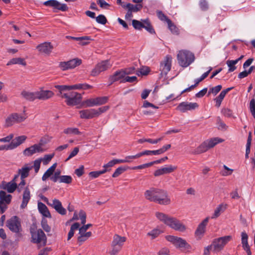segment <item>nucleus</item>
I'll return each mask as SVG.
<instances>
[{
  "mask_svg": "<svg viewBox=\"0 0 255 255\" xmlns=\"http://www.w3.org/2000/svg\"><path fill=\"white\" fill-rule=\"evenodd\" d=\"M55 88L59 91L61 96L63 94V91L71 90V86L68 85H55Z\"/></svg>",
  "mask_w": 255,
  "mask_h": 255,
  "instance_id": "nucleus-47",
  "label": "nucleus"
},
{
  "mask_svg": "<svg viewBox=\"0 0 255 255\" xmlns=\"http://www.w3.org/2000/svg\"><path fill=\"white\" fill-rule=\"evenodd\" d=\"M156 218L170 228L179 232H184L186 226L177 219L161 212L155 213Z\"/></svg>",
  "mask_w": 255,
  "mask_h": 255,
  "instance_id": "nucleus-1",
  "label": "nucleus"
},
{
  "mask_svg": "<svg viewBox=\"0 0 255 255\" xmlns=\"http://www.w3.org/2000/svg\"><path fill=\"white\" fill-rule=\"evenodd\" d=\"M30 233L31 235V242L34 244L42 243L46 245L47 239L44 232L40 229H37L35 227H31Z\"/></svg>",
  "mask_w": 255,
  "mask_h": 255,
  "instance_id": "nucleus-3",
  "label": "nucleus"
},
{
  "mask_svg": "<svg viewBox=\"0 0 255 255\" xmlns=\"http://www.w3.org/2000/svg\"><path fill=\"white\" fill-rule=\"evenodd\" d=\"M84 166L81 165L79 168L75 170V173L78 177H81L84 174Z\"/></svg>",
  "mask_w": 255,
  "mask_h": 255,
  "instance_id": "nucleus-63",
  "label": "nucleus"
},
{
  "mask_svg": "<svg viewBox=\"0 0 255 255\" xmlns=\"http://www.w3.org/2000/svg\"><path fill=\"white\" fill-rule=\"evenodd\" d=\"M250 109L252 116L255 118V99H253L250 103Z\"/></svg>",
  "mask_w": 255,
  "mask_h": 255,
  "instance_id": "nucleus-56",
  "label": "nucleus"
},
{
  "mask_svg": "<svg viewBox=\"0 0 255 255\" xmlns=\"http://www.w3.org/2000/svg\"><path fill=\"white\" fill-rule=\"evenodd\" d=\"M43 4L45 6H50L54 9L59 10L62 11H66L68 9L66 4L61 3L56 0H49L45 1Z\"/></svg>",
  "mask_w": 255,
  "mask_h": 255,
  "instance_id": "nucleus-14",
  "label": "nucleus"
},
{
  "mask_svg": "<svg viewBox=\"0 0 255 255\" xmlns=\"http://www.w3.org/2000/svg\"><path fill=\"white\" fill-rule=\"evenodd\" d=\"M61 97L66 99V103L68 106L77 105L80 103L82 96L77 92H71L69 93H64Z\"/></svg>",
  "mask_w": 255,
  "mask_h": 255,
  "instance_id": "nucleus-6",
  "label": "nucleus"
},
{
  "mask_svg": "<svg viewBox=\"0 0 255 255\" xmlns=\"http://www.w3.org/2000/svg\"><path fill=\"white\" fill-rule=\"evenodd\" d=\"M26 117L17 113L10 115L5 120V124L7 127L11 126L15 123H18L24 121Z\"/></svg>",
  "mask_w": 255,
  "mask_h": 255,
  "instance_id": "nucleus-12",
  "label": "nucleus"
},
{
  "mask_svg": "<svg viewBox=\"0 0 255 255\" xmlns=\"http://www.w3.org/2000/svg\"><path fill=\"white\" fill-rule=\"evenodd\" d=\"M233 88V87H230L222 91L219 95L214 99V101L216 103L215 106L216 107L219 108L220 107L222 102L225 98L226 95Z\"/></svg>",
  "mask_w": 255,
  "mask_h": 255,
  "instance_id": "nucleus-24",
  "label": "nucleus"
},
{
  "mask_svg": "<svg viewBox=\"0 0 255 255\" xmlns=\"http://www.w3.org/2000/svg\"><path fill=\"white\" fill-rule=\"evenodd\" d=\"M6 226L12 232L17 233L21 229V224L19 218L16 216H13L6 221Z\"/></svg>",
  "mask_w": 255,
  "mask_h": 255,
  "instance_id": "nucleus-10",
  "label": "nucleus"
},
{
  "mask_svg": "<svg viewBox=\"0 0 255 255\" xmlns=\"http://www.w3.org/2000/svg\"><path fill=\"white\" fill-rule=\"evenodd\" d=\"M122 6L124 8L129 10L132 12H136L140 11L143 7L142 4H136L134 5L130 3L123 4L122 5Z\"/></svg>",
  "mask_w": 255,
  "mask_h": 255,
  "instance_id": "nucleus-26",
  "label": "nucleus"
},
{
  "mask_svg": "<svg viewBox=\"0 0 255 255\" xmlns=\"http://www.w3.org/2000/svg\"><path fill=\"white\" fill-rule=\"evenodd\" d=\"M223 139L219 137H214L205 141L209 149L213 147L219 143L222 142Z\"/></svg>",
  "mask_w": 255,
  "mask_h": 255,
  "instance_id": "nucleus-32",
  "label": "nucleus"
},
{
  "mask_svg": "<svg viewBox=\"0 0 255 255\" xmlns=\"http://www.w3.org/2000/svg\"><path fill=\"white\" fill-rule=\"evenodd\" d=\"M155 198L157 200L155 202L159 204L166 205L169 204L171 202L167 192L161 189L158 188Z\"/></svg>",
  "mask_w": 255,
  "mask_h": 255,
  "instance_id": "nucleus-9",
  "label": "nucleus"
},
{
  "mask_svg": "<svg viewBox=\"0 0 255 255\" xmlns=\"http://www.w3.org/2000/svg\"><path fill=\"white\" fill-rule=\"evenodd\" d=\"M209 149L205 141L200 145L196 149H195L194 153L195 154H200L206 152Z\"/></svg>",
  "mask_w": 255,
  "mask_h": 255,
  "instance_id": "nucleus-39",
  "label": "nucleus"
},
{
  "mask_svg": "<svg viewBox=\"0 0 255 255\" xmlns=\"http://www.w3.org/2000/svg\"><path fill=\"white\" fill-rule=\"evenodd\" d=\"M63 132L65 134L70 135H78L81 133L78 128H67L64 130Z\"/></svg>",
  "mask_w": 255,
  "mask_h": 255,
  "instance_id": "nucleus-40",
  "label": "nucleus"
},
{
  "mask_svg": "<svg viewBox=\"0 0 255 255\" xmlns=\"http://www.w3.org/2000/svg\"><path fill=\"white\" fill-rule=\"evenodd\" d=\"M96 109H90L80 111V117L82 119H92L96 116Z\"/></svg>",
  "mask_w": 255,
  "mask_h": 255,
  "instance_id": "nucleus-22",
  "label": "nucleus"
},
{
  "mask_svg": "<svg viewBox=\"0 0 255 255\" xmlns=\"http://www.w3.org/2000/svg\"><path fill=\"white\" fill-rule=\"evenodd\" d=\"M125 77V72L124 71L123 69H122L117 71L113 75L110 77L109 79L112 83H113L120 80L122 81Z\"/></svg>",
  "mask_w": 255,
  "mask_h": 255,
  "instance_id": "nucleus-25",
  "label": "nucleus"
},
{
  "mask_svg": "<svg viewBox=\"0 0 255 255\" xmlns=\"http://www.w3.org/2000/svg\"><path fill=\"white\" fill-rule=\"evenodd\" d=\"M96 21L101 24H105L107 20L105 16L103 14H100L96 17Z\"/></svg>",
  "mask_w": 255,
  "mask_h": 255,
  "instance_id": "nucleus-52",
  "label": "nucleus"
},
{
  "mask_svg": "<svg viewBox=\"0 0 255 255\" xmlns=\"http://www.w3.org/2000/svg\"><path fill=\"white\" fill-rule=\"evenodd\" d=\"M43 201L46 202L48 205L53 208L59 214L64 215L66 214V209L63 207L61 202L58 199L52 200V203H48V199L46 197L42 198Z\"/></svg>",
  "mask_w": 255,
  "mask_h": 255,
  "instance_id": "nucleus-11",
  "label": "nucleus"
},
{
  "mask_svg": "<svg viewBox=\"0 0 255 255\" xmlns=\"http://www.w3.org/2000/svg\"><path fill=\"white\" fill-rule=\"evenodd\" d=\"M109 98L107 96L98 97L96 98V101L97 106L104 105L108 102Z\"/></svg>",
  "mask_w": 255,
  "mask_h": 255,
  "instance_id": "nucleus-45",
  "label": "nucleus"
},
{
  "mask_svg": "<svg viewBox=\"0 0 255 255\" xmlns=\"http://www.w3.org/2000/svg\"><path fill=\"white\" fill-rule=\"evenodd\" d=\"M54 93L50 90H40L37 91V98L40 100H47L52 98Z\"/></svg>",
  "mask_w": 255,
  "mask_h": 255,
  "instance_id": "nucleus-21",
  "label": "nucleus"
},
{
  "mask_svg": "<svg viewBox=\"0 0 255 255\" xmlns=\"http://www.w3.org/2000/svg\"><path fill=\"white\" fill-rule=\"evenodd\" d=\"M222 86L221 85H219L215 87L210 88L208 91V95L211 94H213L214 96L216 95L222 89Z\"/></svg>",
  "mask_w": 255,
  "mask_h": 255,
  "instance_id": "nucleus-46",
  "label": "nucleus"
},
{
  "mask_svg": "<svg viewBox=\"0 0 255 255\" xmlns=\"http://www.w3.org/2000/svg\"><path fill=\"white\" fill-rule=\"evenodd\" d=\"M36 48L40 53L49 55L53 49V46L50 42H44L38 44Z\"/></svg>",
  "mask_w": 255,
  "mask_h": 255,
  "instance_id": "nucleus-15",
  "label": "nucleus"
},
{
  "mask_svg": "<svg viewBox=\"0 0 255 255\" xmlns=\"http://www.w3.org/2000/svg\"><path fill=\"white\" fill-rule=\"evenodd\" d=\"M226 205H224L223 204H220V205H219L215 210L214 213L213 214L212 216L211 217V218L215 219L218 217L220 215L221 213L223 212L226 209Z\"/></svg>",
  "mask_w": 255,
  "mask_h": 255,
  "instance_id": "nucleus-37",
  "label": "nucleus"
},
{
  "mask_svg": "<svg viewBox=\"0 0 255 255\" xmlns=\"http://www.w3.org/2000/svg\"><path fill=\"white\" fill-rule=\"evenodd\" d=\"M83 104L86 107H92L94 106H97L96 98H90L87 99L83 102Z\"/></svg>",
  "mask_w": 255,
  "mask_h": 255,
  "instance_id": "nucleus-41",
  "label": "nucleus"
},
{
  "mask_svg": "<svg viewBox=\"0 0 255 255\" xmlns=\"http://www.w3.org/2000/svg\"><path fill=\"white\" fill-rule=\"evenodd\" d=\"M68 62L71 69H73L80 65L82 63V60L78 58H75L68 61Z\"/></svg>",
  "mask_w": 255,
  "mask_h": 255,
  "instance_id": "nucleus-42",
  "label": "nucleus"
},
{
  "mask_svg": "<svg viewBox=\"0 0 255 255\" xmlns=\"http://www.w3.org/2000/svg\"><path fill=\"white\" fill-rule=\"evenodd\" d=\"M11 198V195L6 194V192L2 190L0 191V201H1L2 203L4 201L6 204H9Z\"/></svg>",
  "mask_w": 255,
  "mask_h": 255,
  "instance_id": "nucleus-35",
  "label": "nucleus"
},
{
  "mask_svg": "<svg viewBox=\"0 0 255 255\" xmlns=\"http://www.w3.org/2000/svg\"><path fill=\"white\" fill-rule=\"evenodd\" d=\"M156 14L158 18L162 21H166L168 23V20H171L161 10H157Z\"/></svg>",
  "mask_w": 255,
  "mask_h": 255,
  "instance_id": "nucleus-43",
  "label": "nucleus"
},
{
  "mask_svg": "<svg viewBox=\"0 0 255 255\" xmlns=\"http://www.w3.org/2000/svg\"><path fill=\"white\" fill-rule=\"evenodd\" d=\"M169 250L166 248H163L160 250L158 253V255H169Z\"/></svg>",
  "mask_w": 255,
  "mask_h": 255,
  "instance_id": "nucleus-64",
  "label": "nucleus"
},
{
  "mask_svg": "<svg viewBox=\"0 0 255 255\" xmlns=\"http://www.w3.org/2000/svg\"><path fill=\"white\" fill-rule=\"evenodd\" d=\"M97 2L102 8L108 9L110 6V4L104 0H97Z\"/></svg>",
  "mask_w": 255,
  "mask_h": 255,
  "instance_id": "nucleus-57",
  "label": "nucleus"
},
{
  "mask_svg": "<svg viewBox=\"0 0 255 255\" xmlns=\"http://www.w3.org/2000/svg\"><path fill=\"white\" fill-rule=\"evenodd\" d=\"M21 95L26 100L33 101L37 99V91L34 92H30L28 91H23L21 92Z\"/></svg>",
  "mask_w": 255,
  "mask_h": 255,
  "instance_id": "nucleus-30",
  "label": "nucleus"
},
{
  "mask_svg": "<svg viewBox=\"0 0 255 255\" xmlns=\"http://www.w3.org/2000/svg\"><path fill=\"white\" fill-rule=\"evenodd\" d=\"M38 209L39 212L45 217L50 218L51 214L46 206L42 202L38 203Z\"/></svg>",
  "mask_w": 255,
  "mask_h": 255,
  "instance_id": "nucleus-29",
  "label": "nucleus"
},
{
  "mask_svg": "<svg viewBox=\"0 0 255 255\" xmlns=\"http://www.w3.org/2000/svg\"><path fill=\"white\" fill-rule=\"evenodd\" d=\"M27 137L25 135H20L16 137L14 139L10 142L12 146V149L16 148L17 146L20 145L21 144L23 143L26 139Z\"/></svg>",
  "mask_w": 255,
  "mask_h": 255,
  "instance_id": "nucleus-28",
  "label": "nucleus"
},
{
  "mask_svg": "<svg viewBox=\"0 0 255 255\" xmlns=\"http://www.w3.org/2000/svg\"><path fill=\"white\" fill-rule=\"evenodd\" d=\"M43 151V149L42 148L41 144H35L25 148L23 151V154L26 156H31L35 153L42 152Z\"/></svg>",
  "mask_w": 255,
  "mask_h": 255,
  "instance_id": "nucleus-17",
  "label": "nucleus"
},
{
  "mask_svg": "<svg viewBox=\"0 0 255 255\" xmlns=\"http://www.w3.org/2000/svg\"><path fill=\"white\" fill-rule=\"evenodd\" d=\"M126 170V168L125 167H123L122 166L119 167L115 170L114 173L113 174L112 177L114 178L117 177Z\"/></svg>",
  "mask_w": 255,
  "mask_h": 255,
  "instance_id": "nucleus-51",
  "label": "nucleus"
},
{
  "mask_svg": "<svg viewBox=\"0 0 255 255\" xmlns=\"http://www.w3.org/2000/svg\"><path fill=\"white\" fill-rule=\"evenodd\" d=\"M30 199V191L28 187L25 188L22 195V201L20 205L21 209L25 208Z\"/></svg>",
  "mask_w": 255,
  "mask_h": 255,
  "instance_id": "nucleus-23",
  "label": "nucleus"
},
{
  "mask_svg": "<svg viewBox=\"0 0 255 255\" xmlns=\"http://www.w3.org/2000/svg\"><path fill=\"white\" fill-rule=\"evenodd\" d=\"M17 188V184L15 182L10 181L6 183L3 189L6 190L8 193H13Z\"/></svg>",
  "mask_w": 255,
  "mask_h": 255,
  "instance_id": "nucleus-33",
  "label": "nucleus"
},
{
  "mask_svg": "<svg viewBox=\"0 0 255 255\" xmlns=\"http://www.w3.org/2000/svg\"><path fill=\"white\" fill-rule=\"evenodd\" d=\"M132 25L135 29L140 30L143 26V22H141L137 20L133 19L132 20Z\"/></svg>",
  "mask_w": 255,
  "mask_h": 255,
  "instance_id": "nucleus-48",
  "label": "nucleus"
},
{
  "mask_svg": "<svg viewBox=\"0 0 255 255\" xmlns=\"http://www.w3.org/2000/svg\"><path fill=\"white\" fill-rule=\"evenodd\" d=\"M222 114L227 117L230 118L233 116V112L228 108H224L222 110Z\"/></svg>",
  "mask_w": 255,
  "mask_h": 255,
  "instance_id": "nucleus-59",
  "label": "nucleus"
},
{
  "mask_svg": "<svg viewBox=\"0 0 255 255\" xmlns=\"http://www.w3.org/2000/svg\"><path fill=\"white\" fill-rule=\"evenodd\" d=\"M79 151V147H75L74 148L73 150L70 153V154H69V156L68 157V158L66 159V161L69 160V159H70L72 157H73L75 156H76L78 154Z\"/></svg>",
  "mask_w": 255,
  "mask_h": 255,
  "instance_id": "nucleus-61",
  "label": "nucleus"
},
{
  "mask_svg": "<svg viewBox=\"0 0 255 255\" xmlns=\"http://www.w3.org/2000/svg\"><path fill=\"white\" fill-rule=\"evenodd\" d=\"M168 28L171 32L174 35H178L180 33V31L178 28L172 22L171 20H168L167 23Z\"/></svg>",
  "mask_w": 255,
  "mask_h": 255,
  "instance_id": "nucleus-38",
  "label": "nucleus"
},
{
  "mask_svg": "<svg viewBox=\"0 0 255 255\" xmlns=\"http://www.w3.org/2000/svg\"><path fill=\"white\" fill-rule=\"evenodd\" d=\"M172 58L170 55H167L165 57L164 60L161 62L160 65V74L162 75H166L168 72L170 70L171 67Z\"/></svg>",
  "mask_w": 255,
  "mask_h": 255,
  "instance_id": "nucleus-13",
  "label": "nucleus"
},
{
  "mask_svg": "<svg viewBox=\"0 0 255 255\" xmlns=\"http://www.w3.org/2000/svg\"><path fill=\"white\" fill-rule=\"evenodd\" d=\"M241 237H242V244L243 245V247L245 246H248V236L247 234L245 232H243L241 234Z\"/></svg>",
  "mask_w": 255,
  "mask_h": 255,
  "instance_id": "nucleus-53",
  "label": "nucleus"
},
{
  "mask_svg": "<svg viewBox=\"0 0 255 255\" xmlns=\"http://www.w3.org/2000/svg\"><path fill=\"white\" fill-rule=\"evenodd\" d=\"M157 190L158 188L152 187L146 190L144 194L145 199L150 202H155L157 200L155 197Z\"/></svg>",
  "mask_w": 255,
  "mask_h": 255,
  "instance_id": "nucleus-20",
  "label": "nucleus"
},
{
  "mask_svg": "<svg viewBox=\"0 0 255 255\" xmlns=\"http://www.w3.org/2000/svg\"><path fill=\"white\" fill-rule=\"evenodd\" d=\"M232 239V237L231 236H226L215 239L212 243L213 247V252L214 253L220 252Z\"/></svg>",
  "mask_w": 255,
  "mask_h": 255,
  "instance_id": "nucleus-5",
  "label": "nucleus"
},
{
  "mask_svg": "<svg viewBox=\"0 0 255 255\" xmlns=\"http://www.w3.org/2000/svg\"><path fill=\"white\" fill-rule=\"evenodd\" d=\"M32 168V166H29L28 164H25L21 168L19 169L18 172L20 176V179H25L29 175V171Z\"/></svg>",
  "mask_w": 255,
  "mask_h": 255,
  "instance_id": "nucleus-27",
  "label": "nucleus"
},
{
  "mask_svg": "<svg viewBox=\"0 0 255 255\" xmlns=\"http://www.w3.org/2000/svg\"><path fill=\"white\" fill-rule=\"evenodd\" d=\"M209 218L207 217L198 225L195 232V235L197 238L200 239L203 236Z\"/></svg>",
  "mask_w": 255,
  "mask_h": 255,
  "instance_id": "nucleus-18",
  "label": "nucleus"
},
{
  "mask_svg": "<svg viewBox=\"0 0 255 255\" xmlns=\"http://www.w3.org/2000/svg\"><path fill=\"white\" fill-rule=\"evenodd\" d=\"M177 169V166L171 165H168L167 167H162L155 171L154 175L159 176L165 174H168L173 172Z\"/></svg>",
  "mask_w": 255,
  "mask_h": 255,
  "instance_id": "nucleus-19",
  "label": "nucleus"
},
{
  "mask_svg": "<svg viewBox=\"0 0 255 255\" xmlns=\"http://www.w3.org/2000/svg\"><path fill=\"white\" fill-rule=\"evenodd\" d=\"M126 241V238L115 235L112 243V250L110 252L111 255H117L122 249L124 243Z\"/></svg>",
  "mask_w": 255,
  "mask_h": 255,
  "instance_id": "nucleus-7",
  "label": "nucleus"
},
{
  "mask_svg": "<svg viewBox=\"0 0 255 255\" xmlns=\"http://www.w3.org/2000/svg\"><path fill=\"white\" fill-rule=\"evenodd\" d=\"M142 21L143 22V28H145L148 32L151 34H154L155 33L154 29H153L148 18L142 20Z\"/></svg>",
  "mask_w": 255,
  "mask_h": 255,
  "instance_id": "nucleus-36",
  "label": "nucleus"
},
{
  "mask_svg": "<svg viewBox=\"0 0 255 255\" xmlns=\"http://www.w3.org/2000/svg\"><path fill=\"white\" fill-rule=\"evenodd\" d=\"M109 109V106H104L101 108H99L98 109L96 110V116L97 117H99L101 114L106 112Z\"/></svg>",
  "mask_w": 255,
  "mask_h": 255,
  "instance_id": "nucleus-58",
  "label": "nucleus"
},
{
  "mask_svg": "<svg viewBox=\"0 0 255 255\" xmlns=\"http://www.w3.org/2000/svg\"><path fill=\"white\" fill-rule=\"evenodd\" d=\"M198 107V105L196 103H189L187 102H183L180 103L177 107V110L182 113H185L187 111L195 110Z\"/></svg>",
  "mask_w": 255,
  "mask_h": 255,
  "instance_id": "nucleus-16",
  "label": "nucleus"
},
{
  "mask_svg": "<svg viewBox=\"0 0 255 255\" xmlns=\"http://www.w3.org/2000/svg\"><path fill=\"white\" fill-rule=\"evenodd\" d=\"M199 5L201 9L203 11H206L208 9V4L206 0H201Z\"/></svg>",
  "mask_w": 255,
  "mask_h": 255,
  "instance_id": "nucleus-60",
  "label": "nucleus"
},
{
  "mask_svg": "<svg viewBox=\"0 0 255 255\" xmlns=\"http://www.w3.org/2000/svg\"><path fill=\"white\" fill-rule=\"evenodd\" d=\"M137 77L135 76H126L124 79H123L122 81H120V83H133L134 82L137 81Z\"/></svg>",
  "mask_w": 255,
  "mask_h": 255,
  "instance_id": "nucleus-50",
  "label": "nucleus"
},
{
  "mask_svg": "<svg viewBox=\"0 0 255 255\" xmlns=\"http://www.w3.org/2000/svg\"><path fill=\"white\" fill-rule=\"evenodd\" d=\"M112 66L108 60L102 61L96 64L95 68L92 70L91 75L92 76H97L99 75L101 72H104L109 68Z\"/></svg>",
  "mask_w": 255,
  "mask_h": 255,
  "instance_id": "nucleus-8",
  "label": "nucleus"
},
{
  "mask_svg": "<svg viewBox=\"0 0 255 255\" xmlns=\"http://www.w3.org/2000/svg\"><path fill=\"white\" fill-rule=\"evenodd\" d=\"M13 64H19L23 66L26 65V62L24 59L22 58H13L10 59L6 64V65L9 66Z\"/></svg>",
  "mask_w": 255,
  "mask_h": 255,
  "instance_id": "nucleus-34",
  "label": "nucleus"
},
{
  "mask_svg": "<svg viewBox=\"0 0 255 255\" xmlns=\"http://www.w3.org/2000/svg\"><path fill=\"white\" fill-rule=\"evenodd\" d=\"M72 178L70 175H62L60 177V183L70 184L72 183Z\"/></svg>",
  "mask_w": 255,
  "mask_h": 255,
  "instance_id": "nucleus-44",
  "label": "nucleus"
},
{
  "mask_svg": "<svg viewBox=\"0 0 255 255\" xmlns=\"http://www.w3.org/2000/svg\"><path fill=\"white\" fill-rule=\"evenodd\" d=\"M244 56L242 55L239 58L236 59V60H228L226 62V64L227 66L229 67L228 72H231L235 71L237 67L235 66V65L243 58Z\"/></svg>",
  "mask_w": 255,
  "mask_h": 255,
  "instance_id": "nucleus-31",
  "label": "nucleus"
},
{
  "mask_svg": "<svg viewBox=\"0 0 255 255\" xmlns=\"http://www.w3.org/2000/svg\"><path fill=\"white\" fill-rule=\"evenodd\" d=\"M165 238L168 242L171 243L177 249L186 250H190L191 248V246L186 241V240L181 238L169 235L166 236Z\"/></svg>",
  "mask_w": 255,
  "mask_h": 255,
  "instance_id": "nucleus-4",
  "label": "nucleus"
},
{
  "mask_svg": "<svg viewBox=\"0 0 255 255\" xmlns=\"http://www.w3.org/2000/svg\"><path fill=\"white\" fill-rule=\"evenodd\" d=\"M42 159L41 158H39L37 159H36L34 161V165L32 166V168L33 167L35 170V172L36 173H37L40 168V163L41 162Z\"/></svg>",
  "mask_w": 255,
  "mask_h": 255,
  "instance_id": "nucleus-55",
  "label": "nucleus"
},
{
  "mask_svg": "<svg viewBox=\"0 0 255 255\" xmlns=\"http://www.w3.org/2000/svg\"><path fill=\"white\" fill-rule=\"evenodd\" d=\"M177 60L180 66L187 67L195 60L194 53L187 50H181L177 54Z\"/></svg>",
  "mask_w": 255,
  "mask_h": 255,
  "instance_id": "nucleus-2",
  "label": "nucleus"
},
{
  "mask_svg": "<svg viewBox=\"0 0 255 255\" xmlns=\"http://www.w3.org/2000/svg\"><path fill=\"white\" fill-rule=\"evenodd\" d=\"M223 168L225 169V171H221V174L224 176H227L232 174L233 170L229 168L226 165H224Z\"/></svg>",
  "mask_w": 255,
  "mask_h": 255,
  "instance_id": "nucleus-54",
  "label": "nucleus"
},
{
  "mask_svg": "<svg viewBox=\"0 0 255 255\" xmlns=\"http://www.w3.org/2000/svg\"><path fill=\"white\" fill-rule=\"evenodd\" d=\"M59 67L62 70H66L71 69L68 61L61 62L59 64Z\"/></svg>",
  "mask_w": 255,
  "mask_h": 255,
  "instance_id": "nucleus-62",
  "label": "nucleus"
},
{
  "mask_svg": "<svg viewBox=\"0 0 255 255\" xmlns=\"http://www.w3.org/2000/svg\"><path fill=\"white\" fill-rule=\"evenodd\" d=\"M161 233V231L158 229H153L147 233V235L150 236L152 239H154L158 237Z\"/></svg>",
  "mask_w": 255,
  "mask_h": 255,
  "instance_id": "nucleus-49",
  "label": "nucleus"
}]
</instances>
